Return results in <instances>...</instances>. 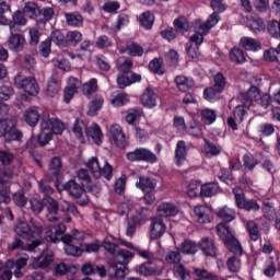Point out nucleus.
Returning a JSON list of instances; mask_svg holds the SVG:
<instances>
[{"instance_id": "1", "label": "nucleus", "mask_w": 280, "mask_h": 280, "mask_svg": "<svg viewBox=\"0 0 280 280\" xmlns=\"http://www.w3.org/2000/svg\"><path fill=\"white\" fill-rule=\"evenodd\" d=\"M132 253L127 249H119L115 257L108 260V270L104 265H100L95 267V275H100L104 279V277H108L109 280H120L125 279L126 275H128V264L132 260Z\"/></svg>"}, {"instance_id": "2", "label": "nucleus", "mask_w": 280, "mask_h": 280, "mask_svg": "<svg viewBox=\"0 0 280 280\" xmlns=\"http://www.w3.org/2000/svg\"><path fill=\"white\" fill-rule=\"evenodd\" d=\"M218 236L223 242L224 246L233 253V256L226 260V268L229 272L237 273L242 270V257L244 248L235 235H232L231 230L222 224L218 226Z\"/></svg>"}, {"instance_id": "3", "label": "nucleus", "mask_w": 280, "mask_h": 280, "mask_svg": "<svg viewBox=\"0 0 280 280\" xmlns=\"http://www.w3.org/2000/svg\"><path fill=\"white\" fill-rule=\"evenodd\" d=\"M14 232L23 240H28L27 248L30 250H36L38 246L45 244V237L43 236V226L28 225L25 221H20L14 228Z\"/></svg>"}, {"instance_id": "4", "label": "nucleus", "mask_w": 280, "mask_h": 280, "mask_svg": "<svg viewBox=\"0 0 280 280\" xmlns=\"http://www.w3.org/2000/svg\"><path fill=\"white\" fill-rule=\"evenodd\" d=\"M0 137H4L5 141H19L23 137V133L16 128L14 116L0 118Z\"/></svg>"}, {"instance_id": "5", "label": "nucleus", "mask_w": 280, "mask_h": 280, "mask_svg": "<svg viewBox=\"0 0 280 280\" xmlns=\"http://www.w3.org/2000/svg\"><path fill=\"white\" fill-rule=\"evenodd\" d=\"M235 197V202L238 209H245V211H259V202L256 199H246L244 189L235 187L232 190Z\"/></svg>"}, {"instance_id": "6", "label": "nucleus", "mask_w": 280, "mask_h": 280, "mask_svg": "<svg viewBox=\"0 0 280 280\" xmlns=\"http://www.w3.org/2000/svg\"><path fill=\"white\" fill-rule=\"evenodd\" d=\"M88 167L91 170L95 178H102V176H104L106 180H110L113 178V166L108 164V162H105L104 166L101 167L97 158H92L88 162Z\"/></svg>"}, {"instance_id": "7", "label": "nucleus", "mask_w": 280, "mask_h": 280, "mask_svg": "<svg viewBox=\"0 0 280 280\" xmlns=\"http://www.w3.org/2000/svg\"><path fill=\"white\" fill-rule=\"evenodd\" d=\"M54 118H50L49 114L44 113L40 117V133L37 141L39 145H47L51 141V126Z\"/></svg>"}, {"instance_id": "8", "label": "nucleus", "mask_w": 280, "mask_h": 280, "mask_svg": "<svg viewBox=\"0 0 280 280\" xmlns=\"http://www.w3.org/2000/svg\"><path fill=\"white\" fill-rule=\"evenodd\" d=\"M148 222V215L143 211H137L127 218L126 235L127 237H133L137 233V228L143 226V223Z\"/></svg>"}, {"instance_id": "9", "label": "nucleus", "mask_w": 280, "mask_h": 280, "mask_svg": "<svg viewBox=\"0 0 280 280\" xmlns=\"http://www.w3.org/2000/svg\"><path fill=\"white\" fill-rule=\"evenodd\" d=\"M16 89H22L27 95H38V83L34 77H25L18 74L14 78Z\"/></svg>"}, {"instance_id": "10", "label": "nucleus", "mask_w": 280, "mask_h": 280, "mask_svg": "<svg viewBox=\"0 0 280 280\" xmlns=\"http://www.w3.org/2000/svg\"><path fill=\"white\" fill-rule=\"evenodd\" d=\"M127 159L131 163L144 161L147 163H156V155L145 148H139L127 153Z\"/></svg>"}, {"instance_id": "11", "label": "nucleus", "mask_w": 280, "mask_h": 280, "mask_svg": "<svg viewBox=\"0 0 280 280\" xmlns=\"http://www.w3.org/2000/svg\"><path fill=\"white\" fill-rule=\"evenodd\" d=\"M30 202L33 211H43V209H46L47 211H58L59 209L58 201L51 197H46L43 200L32 198Z\"/></svg>"}, {"instance_id": "12", "label": "nucleus", "mask_w": 280, "mask_h": 280, "mask_svg": "<svg viewBox=\"0 0 280 280\" xmlns=\"http://www.w3.org/2000/svg\"><path fill=\"white\" fill-rule=\"evenodd\" d=\"M10 37L8 39V47L11 51H23L25 49V36L14 33V24H9Z\"/></svg>"}, {"instance_id": "13", "label": "nucleus", "mask_w": 280, "mask_h": 280, "mask_svg": "<svg viewBox=\"0 0 280 280\" xmlns=\"http://www.w3.org/2000/svg\"><path fill=\"white\" fill-rule=\"evenodd\" d=\"M259 97H261V92L257 86H252L247 92L238 95V100L243 104L241 105L243 108H250L254 102H259Z\"/></svg>"}, {"instance_id": "14", "label": "nucleus", "mask_w": 280, "mask_h": 280, "mask_svg": "<svg viewBox=\"0 0 280 280\" xmlns=\"http://www.w3.org/2000/svg\"><path fill=\"white\" fill-rule=\"evenodd\" d=\"M165 231H167V226L163 222L162 217L151 218V225H150L151 240H161V236L165 235Z\"/></svg>"}, {"instance_id": "15", "label": "nucleus", "mask_w": 280, "mask_h": 280, "mask_svg": "<svg viewBox=\"0 0 280 280\" xmlns=\"http://www.w3.org/2000/svg\"><path fill=\"white\" fill-rule=\"evenodd\" d=\"M199 248L206 257H212V259L218 257V245H215V240L209 236L199 241Z\"/></svg>"}, {"instance_id": "16", "label": "nucleus", "mask_w": 280, "mask_h": 280, "mask_svg": "<svg viewBox=\"0 0 280 280\" xmlns=\"http://www.w3.org/2000/svg\"><path fill=\"white\" fill-rule=\"evenodd\" d=\"M110 139L114 141L115 145L120 150H124L126 145H128V141H126V135L119 125H113L109 128Z\"/></svg>"}, {"instance_id": "17", "label": "nucleus", "mask_w": 280, "mask_h": 280, "mask_svg": "<svg viewBox=\"0 0 280 280\" xmlns=\"http://www.w3.org/2000/svg\"><path fill=\"white\" fill-rule=\"evenodd\" d=\"M246 109H244V106L237 105L233 110V115L228 117L229 128H231L232 130H237V125L244 121Z\"/></svg>"}, {"instance_id": "18", "label": "nucleus", "mask_w": 280, "mask_h": 280, "mask_svg": "<svg viewBox=\"0 0 280 280\" xmlns=\"http://www.w3.org/2000/svg\"><path fill=\"white\" fill-rule=\"evenodd\" d=\"M67 232V226L63 223H59L55 226V232H46L45 240L50 242V244H58L60 242V235H65Z\"/></svg>"}, {"instance_id": "19", "label": "nucleus", "mask_w": 280, "mask_h": 280, "mask_svg": "<svg viewBox=\"0 0 280 280\" xmlns=\"http://www.w3.org/2000/svg\"><path fill=\"white\" fill-rule=\"evenodd\" d=\"M58 93H60V75H58V72H54L47 84V95L56 97Z\"/></svg>"}, {"instance_id": "20", "label": "nucleus", "mask_w": 280, "mask_h": 280, "mask_svg": "<svg viewBox=\"0 0 280 280\" xmlns=\"http://www.w3.org/2000/svg\"><path fill=\"white\" fill-rule=\"evenodd\" d=\"M136 271L142 277H152V275H156V272H159V268L156 267V262L147 261L138 266Z\"/></svg>"}, {"instance_id": "21", "label": "nucleus", "mask_w": 280, "mask_h": 280, "mask_svg": "<svg viewBox=\"0 0 280 280\" xmlns=\"http://www.w3.org/2000/svg\"><path fill=\"white\" fill-rule=\"evenodd\" d=\"M23 118L26 124L31 126V128L36 127L38 121H40V114L38 113V108L30 107L24 112Z\"/></svg>"}, {"instance_id": "22", "label": "nucleus", "mask_w": 280, "mask_h": 280, "mask_svg": "<svg viewBox=\"0 0 280 280\" xmlns=\"http://www.w3.org/2000/svg\"><path fill=\"white\" fill-rule=\"evenodd\" d=\"M220 22V15H218L217 12L212 13L206 23H202L199 21L197 23V28L199 32H203V34H207L211 30V27H215L218 23Z\"/></svg>"}, {"instance_id": "23", "label": "nucleus", "mask_w": 280, "mask_h": 280, "mask_svg": "<svg viewBox=\"0 0 280 280\" xmlns=\"http://www.w3.org/2000/svg\"><path fill=\"white\" fill-rule=\"evenodd\" d=\"M65 191H67L72 198H81L84 194V187L75 183V180H69L63 185Z\"/></svg>"}, {"instance_id": "24", "label": "nucleus", "mask_w": 280, "mask_h": 280, "mask_svg": "<svg viewBox=\"0 0 280 280\" xmlns=\"http://www.w3.org/2000/svg\"><path fill=\"white\" fill-rule=\"evenodd\" d=\"M69 84L70 86H67L66 90L63 91V100L66 104H69V102L73 100V95H75L78 91V86H80V81H78L75 78H70Z\"/></svg>"}, {"instance_id": "25", "label": "nucleus", "mask_w": 280, "mask_h": 280, "mask_svg": "<svg viewBox=\"0 0 280 280\" xmlns=\"http://www.w3.org/2000/svg\"><path fill=\"white\" fill-rule=\"evenodd\" d=\"M240 46L246 51H259L261 49V44L253 37H242Z\"/></svg>"}, {"instance_id": "26", "label": "nucleus", "mask_w": 280, "mask_h": 280, "mask_svg": "<svg viewBox=\"0 0 280 280\" xmlns=\"http://www.w3.org/2000/svg\"><path fill=\"white\" fill-rule=\"evenodd\" d=\"M88 137H91V139L96 143V145H102V141L104 139V135L102 133V129L100 128V125L94 124L91 126L90 129H88V132L85 133Z\"/></svg>"}, {"instance_id": "27", "label": "nucleus", "mask_w": 280, "mask_h": 280, "mask_svg": "<svg viewBox=\"0 0 280 280\" xmlns=\"http://www.w3.org/2000/svg\"><path fill=\"white\" fill-rule=\"evenodd\" d=\"M156 93L147 89L141 96V102L147 108H154L156 106Z\"/></svg>"}, {"instance_id": "28", "label": "nucleus", "mask_w": 280, "mask_h": 280, "mask_svg": "<svg viewBox=\"0 0 280 280\" xmlns=\"http://www.w3.org/2000/svg\"><path fill=\"white\" fill-rule=\"evenodd\" d=\"M66 21L70 27H82L84 18L79 12L66 13Z\"/></svg>"}, {"instance_id": "29", "label": "nucleus", "mask_w": 280, "mask_h": 280, "mask_svg": "<svg viewBox=\"0 0 280 280\" xmlns=\"http://www.w3.org/2000/svg\"><path fill=\"white\" fill-rule=\"evenodd\" d=\"M187 156V144L185 141L179 140L177 142L176 151H175V160L177 165H182L183 161Z\"/></svg>"}, {"instance_id": "30", "label": "nucleus", "mask_w": 280, "mask_h": 280, "mask_svg": "<svg viewBox=\"0 0 280 280\" xmlns=\"http://www.w3.org/2000/svg\"><path fill=\"white\" fill-rule=\"evenodd\" d=\"M173 275L175 279L178 280H191V272L187 268H185V265L179 264L173 268Z\"/></svg>"}, {"instance_id": "31", "label": "nucleus", "mask_w": 280, "mask_h": 280, "mask_svg": "<svg viewBox=\"0 0 280 280\" xmlns=\"http://www.w3.org/2000/svg\"><path fill=\"white\" fill-rule=\"evenodd\" d=\"M137 185L142 191H152L153 189H156V180L145 176H141Z\"/></svg>"}, {"instance_id": "32", "label": "nucleus", "mask_w": 280, "mask_h": 280, "mask_svg": "<svg viewBox=\"0 0 280 280\" xmlns=\"http://www.w3.org/2000/svg\"><path fill=\"white\" fill-rule=\"evenodd\" d=\"M245 229L252 240V242H258L261 235L259 234V226L255 221L249 220L246 222Z\"/></svg>"}, {"instance_id": "33", "label": "nucleus", "mask_w": 280, "mask_h": 280, "mask_svg": "<svg viewBox=\"0 0 280 280\" xmlns=\"http://www.w3.org/2000/svg\"><path fill=\"white\" fill-rule=\"evenodd\" d=\"M133 82H141V77L136 73H131L130 77L120 75L117 78V83L120 89H126V86H130Z\"/></svg>"}, {"instance_id": "34", "label": "nucleus", "mask_w": 280, "mask_h": 280, "mask_svg": "<svg viewBox=\"0 0 280 280\" xmlns=\"http://www.w3.org/2000/svg\"><path fill=\"white\" fill-rule=\"evenodd\" d=\"M217 215H218V218H222V220H223V222L217 224V233H218V226L220 224H222L225 226V229L230 230L232 235H235V234H233V229L231 226H229V222H233V220H235V212L229 213L226 211H218Z\"/></svg>"}, {"instance_id": "35", "label": "nucleus", "mask_w": 280, "mask_h": 280, "mask_svg": "<svg viewBox=\"0 0 280 280\" xmlns=\"http://www.w3.org/2000/svg\"><path fill=\"white\" fill-rule=\"evenodd\" d=\"M102 106H104V97L97 95L95 98L90 103L88 115L90 117H95L98 110H102Z\"/></svg>"}, {"instance_id": "36", "label": "nucleus", "mask_w": 280, "mask_h": 280, "mask_svg": "<svg viewBox=\"0 0 280 280\" xmlns=\"http://www.w3.org/2000/svg\"><path fill=\"white\" fill-rule=\"evenodd\" d=\"M247 27H249V30H252L254 34H257L266 30V24L264 23V20H261L260 18H250L247 21Z\"/></svg>"}, {"instance_id": "37", "label": "nucleus", "mask_w": 280, "mask_h": 280, "mask_svg": "<svg viewBox=\"0 0 280 280\" xmlns=\"http://www.w3.org/2000/svg\"><path fill=\"white\" fill-rule=\"evenodd\" d=\"M23 12L26 16H30V19H38V16H40V9L38 8V4L34 2H26Z\"/></svg>"}, {"instance_id": "38", "label": "nucleus", "mask_w": 280, "mask_h": 280, "mask_svg": "<svg viewBox=\"0 0 280 280\" xmlns=\"http://www.w3.org/2000/svg\"><path fill=\"white\" fill-rule=\"evenodd\" d=\"M230 59L236 65H243V62H246V55L241 48L234 47L230 50Z\"/></svg>"}, {"instance_id": "39", "label": "nucleus", "mask_w": 280, "mask_h": 280, "mask_svg": "<svg viewBox=\"0 0 280 280\" xmlns=\"http://www.w3.org/2000/svg\"><path fill=\"white\" fill-rule=\"evenodd\" d=\"M8 250L11 253H13V250H28V253H34L35 249H30L21 237H15L13 242L8 245Z\"/></svg>"}, {"instance_id": "40", "label": "nucleus", "mask_w": 280, "mask_h": 280, "mask_svg": "<svg viewBox=\"0 0 280 280\" xmlns=\"http://www.w3.org/2000/svg\"><path fill=\"white\" fill-rule=\"evenodd\" d=\"M180 252L184 255H196L198 253V244L194 241L185 240L180 245Z\"/></svg>"}, {"instance_id": "41", "label": "nucleus", "mask_w": 280, "mask_h": 280, "mask_svg": "<svg viewBox=\"0 0 280 280\" xmlns=\"http://www.w3.org/2000/svg\"><path fill=\"white\" fill-rule=\"evenodd\" d=\"M82 93L85 97H91L93 93H97V79H91L82 85Z\"/></svg>"}, {"instance_id": "42", "label": "nucleus", "mask_w": 280, "mask_h": 280, "mask_svg": "<svg viewBox=\"0 0 280 280\" xmlns=\"http://www.w3.org/2000/svg\"><path fill=\"white\" fill-rule=\"evenodd\" d=\"M218 194V184L209 183L205 184L200 188V195L205 198H211V196H215Z\"/></svg>"}, {"instance_id": "43", "label": "nucleus", "mask_w": 280, "mask_h": 280, "mask_svg": "<svg viewBox=\"0 0 280 280\" xmlns=\"http://www.w3.org/2000/svg\"><path fill=\"white\" fill-rule=\"evenodd\" d=\"M50 43H55L58 47H67V35L62 34L60 31H54L50 35Z\"/></svg>"}, {"instance_id": "44", "label": "nucleus", "mask_w": 280, "mask_h": 280, "mask_svg": "<svg viewBox=\"0 0 280 280\" xmlns=\"http://www.w3.org/2000/svg\"><path fill=\"white\" fill-rule=\"evenodd\" d=\"M49 170L54 176H60L62 172V159L60 156H55L50 160Z\"/></svg>"}, {"instance_id": "45", "label": "nucleus", "mask_w": 280, "mask_h": 280, "mask_svg": "<svg viewBox=\"0 0 280 280\" xmlns=\"http://www.w3.org/2000/svg\"><path fill=\"white\" fill-rule=\"evenodd\" d=\"M140 24L144 30H152V26L154 25V15L150 13V11H147L140 15Z\"/></svg>"}, {"instance_id": "46", "label": "nucleus", "mask_w": 280, "mask_h": 280, "mask_svg": "<svg viewBox=\"0 0 280 280\" xmlns=\"http://www.w3.org/2000/svg\"><path fill=\"white\" fill-rule=\"evenodd\" d=\"M202 152H203V154H206V156H218V154H220V152H222V149H220V147L211 143L210 141L206 140Z\"/></svg>"}, {"instance_id": "47", "label": "nucleus", "mask_w": 280, "mask_h": 280, "mask_svg": "<svg viewBox=\"0 0 280 280\" xmlns=\"http://www.w3.org/2000/svg\"><path fill=\"white\" fill-rule=\"evenodd\" d=\"M220 93L222 92L219 89L210 86L203 91V96L208 102H215L220 100Z\"/></svg>"}, {"instance_id": "48", "label": "nucleus", "mask_w": 280, "mask_h": 280, "mask_svg": "<svg viewBox=\"0 0 280 280\" xmlns=\"http://www.w3.org/2000/svg\"><path fill=\"white\" fill-rule=\"evenodd\" d=\"M88 131H89V129L86 128V124H84L80 119H77L73 125L72 132H74V135H77L78 139H82L84 137V135H86Z\"/></svg>"}, {"instance_id": "49", "label": "nucleus", "mask_w": 280, "mask_h": 280, "mask_svg": "<svg viewBox=\"0 0 280 280\" xmlns=\"http://www.w3.org/2000/svg\"><path fill=\"white\" fill-rule=\"evenodd\" d=\"M143 115V109L136 107L132 109H129L126 116V121L127 124H135V121H137V119H141V116Z\"/></svg>"}, {"instance_id": "50", "label": "nucleus", "mask_w": 280, "mask_h": 280, "mask_svg": "<svg viewBox=\"0 0 280 280\" xmlns=\"http://www.w3.org/2000/svg\"><path fill=\"white\" fill-rule=\"evenodd\" d=\"M117 69L120 71V73H130V70L132 69V60L129 58H119Z\"/></svg>"}, {"instance_id": "51", "label": "nucleus", "mask_w": 280, "mask_h": 280, "mask_svg": "<svg viewBox=\"0 0 280 280\" xmlns=\"http://www.w3.org/2000/svg\"><path fill=\"white\" fill-rule=\"evenodd\" d=\"M9 25H13V31L16 25H27V19L25 18V13L21 11H16L13 13L12 22Z\"/></svg>"}, {"instance_id": "52", "label": "nucleus", "mask_w": 280, "mask_h": 280, "mask_svg": "<svg viewBox=\"0 0 280 280\" xmlns=\"http://www.w3.org/2000/svg\"><path fill=\"white\" fill-rule=\"evenodd\" d=\"M194 273L196 275V277H199V279H205V280L218 279V276H215V273L203 268H195Z\"/></svg>"}, {"instance_id": "53", "label": "nucleus", "mask_w": 280, "mask_h": 280, "mask_svg": "<svg viewBox=\"0 0 280 280\" xmlns=\"http://www.w3.org/2000/svg\"><path fill=\"white\" fill-rule=\"evenodd\" d=\"M201 119L208 125H211L218 119V116L215 115V110L206 108L201 112Z\"/></svg>"}, {"instance_id": "54", "label": "nucleus", "mask_w": 280, "mask_h": 280, "mask_svg": "<svg viewBox=\"0 0 280 280\" xmlns=\"http://www.w3.org/2000/svg\"><path fill=\"white\" fill-rule=\"evenodd\" d=\"M62 130H65V124L60 119L52 118L50 139H54V135H62Z\"/></svg>"}, {"instance_id": "55", "label": "nucleus", "mask_w": 280, "mask_h": 280, "mask_svg": "<svg viewBox=\"0 0 280 280\" xmlns=\"http://www.w3.org/2000/svg\"><path fill=\"white\" fill-rule=\"evenodd\" d=\"M149 68L153 71V73H158V75H163L165 73V69L163 68V60L153 59L149 63Z\"/></svg>"}, {"instance_id": "56", "label": "nucleus", "mask_w": 280, "mask_h": 280, "mask_svg": "<svg viewBox=\"0 0 280 280\" xmlns=\"http://www.w3.org/2000/svg\"><path fill=\"white\" fill-rule=\"evenodd\" d=\"M267 32H269L270 36H272L273 38H280L279 21H270L267 26Z\"/></svg>"}, {"instance_id": "57", "label": "nucleus", "mask_w": 280, "mask_h": 280, "mask_svg": "<svg viewBox=\"0 0 280 280\" xmlns=\"http://www.w3.org/2000/svg\"><path fill=\"white\" fill-rule=\"evenodd\" d=\"M126 51L129 56H143V47L141 45H138L136 43L128 44L126 46Z\"/></svg>"}, {"instance_id": "58", "label": "nucleus", "mask_w": 280, "mask_h": 280, "mask_svg": "<svg viewBox=\"0 0 280 280\" xmlns=\"http://www.w3.org/2000/svg\"><path fill=\"white\" fill-rule=\"evenodd\" d=\"M128 102H130V100L128 98V94L125 93L114 95L110 100V104H113V106H124L128 104Z\"/></svg>"}, {"instance_id": "59", "label": "nucleus", "mask_w": 280, "mask_h": 280, "mask_svg": "<svg viewBox=\"0 0 280 280\" xmlns=\"http://www.w3.org/2000/svg\"><path fill=\"white\" fill-rule=\"evenodd\" d=\"M213 88L218 89L219 91H221V93L224 91L225 86H226V80L224 79V74L222 73H217L213 78Z\"/></svg>"}, {"instance_id": "60", "label": "nucleus", "mask_w": 280, "mask_h": 280, "mask_svg": "<svg viewBox=\"0 0 280 280\" xmlns=\"http://www.w3.org/2000/svg\"><path fill=\"white\" fill-rule=\"evenodd\" d=\"M65 253L70 257H82V253H84V250L73 244H70L65 246Z\"/></svg>"}, {"instance_id": "61", "label": "nucleus", "mask_w": 280, "mask_h": 280, "mask_svg": "<svg viewBox=\"0 0 280 280\" xmlns=\"http://www.w3.org/2000/svg\"><path fill=\"white\" fill-rule=\"evenodd\" d=\"M10 200V187L0 184V205H9Z\"/></svg>"}, {"instance_id": "62", "label": "nucleus", "mask_w": 280, "mask_h": 280, "mask_svg": "<svg viewBox=\"0 0 280 280\" xmlns=\"http://www.w3.org/2000/svg\"><path fill=\"white\" fill-rule=\"evenodd\" d=\"M174 25L178 32L182 34H185L187 30H189V22H187V19L185 18H179L174 21Z\"/></svg>"}, {"instance_id": "63", "label": "nucleus", "mask_w": 280, "mask_h": 280, "mask_svg": "<svg viewBox=\"0 0 280 280\" xmlns=\"http://www.w3.org/2000/svg\"><path fill=\"white\" fill-rule=\"evenodd\" d=\"M67 43H73L78 45V43H82V33L78 31H70L67 33Z\"/></svg>"}, {"instance_id": "64", "label": "nucleus", "mask_w": 280, "mask_h": 280, "mask_svg": "<svg viewBox=\"0 0 280 280\" xmlns=\"http://www.w3.org/2000/svg\"><path fill=\"white\" fill-rule=\"evenodd\" d=\"M264 218H266L267 220H275L276 218L275 226L278 231H280V211L279 212L266 211L264 213Z\"/></svg>"}]
</instances>
